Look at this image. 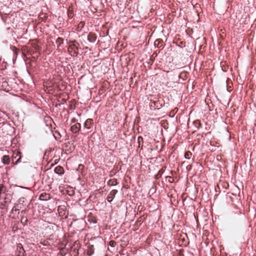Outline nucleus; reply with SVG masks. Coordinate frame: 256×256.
Here are the masks:
<instances>
[{
  "label": "nucleus",
  "instance_id": "obj_6",
  "mask_svg": "<svg viewBox=\"0 0 256 256\" xmlns=\"http://www.w3.org/2000/svg\"><path fill=\"white\" fill-rule=\"evenodd\" d=\"M54 172L58 174H62L64 172V170L62 167L58 166L55 168Z\"/></svg>",
  "mask_w": 256,
  "mask_h": 256
},
{
  "label": "nucleus",
  "instance_id": "obj_16",
  "mask_svg": "<svg viewBox=\"0 0 256 256\" xmlns=\"http://www.w3.org/2000/svg\"><path fill=\"white\" fill-rule=\"evenodd\" d=\"M76 122V120L74 118H73L72 120V123H74Z\"/></svg>",
  "mask_w": 256,
  "mask_h": 256
},
{
  "label": "nucleus",
  "instance_id": "obj_13",
  "mask_svg": "<svg viewBox=\"0 0 256 256\" xmlns=\"http://www.w3.org/2000/svg\"><path fill=\"white\" fill-rule=\"evenodd\" d=\"M20 158H21V156H20L19 158H18V160L16 162V164H17L18 162H20Z\"/></svg>",
  "mask_w": 256,
  "mask_h": 256
},
{
  "label": "nucleus",
  "instance_id": "obj_15",
  "mask_svg": "<svg viewBox=\"0 0 256 256\" xmlns=\"http://www.w3.org/2000/svg\"><path fill=\"white\" fill-rule=\"evenodd\" d=\"M20 156V152H16V156H15V158H16V156Z\"/></svg>",
  "mask_w": 256,
  "mask_h": 256
},
{
  "label": "nucleus",
  "instance_id": "obj_8",
  "mask_svg": "<svg viewBox=\"0 0 256 256\" xmlns=\"http://www.w3.org/2000/svg\"><path fill=\"white\" fill-rule=\"evenodd\" d=\"M10 159L8 156L4 155L2 158V162L5 164H8L10 163Z\"/></svg>",
  "mask_w": 256,
  "mask_h": 256
},
{
  "label": "nucleus",
  "instance_id": "obj_1",
  "mask_svg": "<svg viewBox=\"0 0 256 256\" xmlns=\"http://www.w3.org/2000/svg\"><path fill=\"white\" fill-rule=\"evenodd\" d=\"M117 192H118L117 190H112L110 192L108 195V197H107L108 201L109 202H111L113 200V199L114 198L115 196V195L116 194Z\"/></svg>",
  "mask_w": 256,
  "mask_h": 256
},
{
  "label": "nucleus",
  "instance_id": "obj_14",
  "mask_svg": "<svg viewBox=\"0 0 256 256\" xmlns=\"http://www.w3.org/2000/svg\"><path fill=\"white\" fill-rule=\"evenodd\" d=\"M114 243H115V242H113V241H110V245H111L112 246H114Z\"/></svg>",
  "mask_w": 256,
  "mask_h": 256
},
{
  "label": "nucleus",
  "instance_id": "obj_5",
  "mask_svg": "<svg viewBox=\"0 0 256 256\" xmlns=\"http://www.w3.org/2000/svg\"><path fill=\"white\" fill-rule=\"evenodd\" d=\"M40 200H46L50 198V196L49 194L44 192L40 195Z\"/></svg>",
  "mask_w": 256,
  "mask_h": 256
},
{
  "label": "nucleus",
  "instance_id": "obj_11",
  "mask_svg": "<svg viewBox=\"0 0 256 256\" xmlns=\"http://www.w3.org/2000/svg\"><path fill=\"white\" fill-rule=\"evenodd\" d=\"M56 42L57 43H58L59 44H60L63 42V39L60 38H58L56 40Z\"/></svg>",
  "mask_w": 256,
  "mask_h": 256
},
{
  "label": "nucleus",
  "instance_id": "obj_12",
  "mask_svg": "<svg viewBox=\"0 0 256 256\" xmlns=\"http://www.w3.org/2000/svg\"><path fill=\"white\" fill-rule=\"evenodd\" d=\"M18 247H20V252H22V251H24V248H22V245H21L20 244V246H18Z\"/></svg>",
  "mask_w": 256,
  "mask_h": 256
},
{
  "label": "nucleus",
  "instance_id": "obj_9",
  "mask_svg": "<svg viewBox=\"0 0 256 256\" xmlns=\"http://www.w3.org/2000/svg\"><path fill=\"white\" fill-rule=\"evenodd\" d=\"M108 184L110 186H116L117 184L116 179H112L108 181Z\"/></svg>",
  "mask_w": 256,
  "mask_h": 256
},
{
  "label": "nucleus",
  "instance_id": "obj_3",
  "mask_svg": "<svg viewBox=\"0 0 256 256\" xmlns=\"http://www.w3.org/2000/svg\"><path fill=\"white\" fill-rule=\"evenodd\" d=\"M96 36L94 34L90 33L88 36V40L90 42H94L96 41Z\"/></svg>",
  "mask_w": 256,
  "mask_h": 256
},
{
  "label": "nucleus",
  "instance_id": "obj_2",
  "mask_svg": "<svg viewBox=\"0 0 256 256\" xmlns=\"http://www.w3.org/2000/svg\"><path fill=\"white\" fill-rule=\"evenodd\" d=\"M80 128V123H76L71 126V131L74 133L78 132Z\"/></svg>",
  "mask_w": 256,
  "mask_h": 256
},
{
  "label": "nucleus",
  "instance_id": "obj_4",
  "mask_svg": "<svg viewBox=\"0 0 256 256\" xmlns=\"http://www.w3.org/2000/svg\"><path fill=\"white\" fill-rule=\"evenodd\" d=\"M93 120L92 119L88 118L84 122V126L85 128L90 130V126L92 124Z\"/></svg>",
  "mask_w": 256,
  "mask_h": 256
},
{
  "label": "nucleus",
  "instance_id": "obj_10",
  "mask_svg": "<svg viewBox=\"0 0 256 256\" xmlns=\"http://www.w3.org/2000/svg\"><path fill=\"white\" fill-rule=\"evenodd\" d=\"M192 153L190 152H188L185 153L184 157L186 158L190 159L191 157Z\"/></svg>",
  "mask_w": 256,
  "mask_h": 256
},
{
  "label": "nucleus",
  "instance_id": "obj_17",
  "mask_svg": "<svg viewBox=\"0 0 256 256\" xmlns=\"http://www.w3.org/2000/svg\"><path fill=\"white\" fill-rule=\"evenodd\" d=\"M17 210H17L16 208H15V209L13 208V209H12V210L16 211Z\"/></svg>",
  "mask_w": 256,
  "mask_h": 256
},
{
  "label": "nucleus",
  "instance_id": "obj_7",
  "mask_svg": "<svg viewBox=\"0 0 256 256\" xmlns=\"http://www.w3.org/2000/svg\"><path fill=\"white\" fill-rule=\"evenodd\" d=\"M94 252V246L90 245L88 246V249L87 250V255L88 256H91Z\"/></svg>",
  "mask_w": 256,
  "mask_h": 256
}]
</instances>
